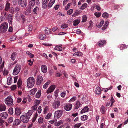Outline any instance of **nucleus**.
<instances>
[{"instance_id":"f257e3e1","label":"nucleus","mask_w":128,"mask_h":128,"mask_svg":"<svg viewBox=\"0 0 128 128\" xmlns=\"http://www.w3.org/2000/svg\"><path fill=\"white\" fill-rule=\"evenodd\" d=\"M32 110H28L27 113L21 116L20 117L21 120L24 123L28 122L29 121V119L30 118V116L32 114Z\"/></svg>"},{"instance_id":"f03ea898","label":"nucleus","mask_w":128,"mask_h":128,"mask_svg":"<svg viewBox=\"0 0 128 128\" xmlns=\"http://www.w3.org/2000/svg\"><path fill=\"white\" fill-rule=\"evenodd\" d=\"M35 80L32 77H30L28 78L27 80V86L28 88L32 87L35 83Z\"/></svg>"},{"instance_id":"7ed1b4c3","label":"nucleus","mask_w":128,"mask_h":128,"mask_svg":"<svg viewBox=\"0 0 128 128\" xmlns=\"http://www.w3.org/2000/svg\"><path fill=\"white\" fill-rule=\"evenodd\" d=\"M8 24L6 22H5L2 23L0 26V32H6L8 29Z\"/></svg>"},{"instance_id":"20e7f679","label":"nucleus","mask_w":128,"mask_h":128,"mask_svg":"<svg viewBox=\"0 0 128 128\" xmlns=\"http://www.w3.org/2000/svg\"><path fill=\"white\" fill-rule=\"evenodd\" d=\"M21 68V66L19 65L18 64H16L14 69L13 74L14 75L18 74L20 72Z\"/></svg>"},{"instance_id":"39448f33","label":"nucleus","mask_w":128,"mask_h":128,"mask_svg":"<svg viewBox=\"0 0 128 128\" xmlns=\"http://www.w3.org/2000/svg\"><path fill=\"white\" fill-rule=\"evenodd\" d=\"M18 2L19 5H20L21 6L24 8L26 6L27 1L26 0H19Z\"/></svg>"},{"instance_id":"423d86ee","label":"nucleus","mask_w":128,"mask_h":128,"mask_svg":"<svg viewBox=\"0 0 128 128\" xmlns=\"http://www.w3.org/2000/svg\"><path fill=\"white\" fill-rule=\"evenodd\" d=\"M63 112L62 110H58L55 112L54 114V117L58 118L62 116Z\"/></svg>"},{"instance_id":"0eeeda50","label":"nucleus","mask_w":128,"mask_h":128,"mask_svg":"<svg viewBox=\"0 0 128 128\" xmlns=\"http://www.w3.org/2000/svg\"><path fill=\"white\" fill-rule=\"evenodd\" d=\"M36 84L37 85L40 84L43 81L42 77L41 76H38L36 79Z\"/></svg>"},{"instance_id":"6e6552de","label":"nucleus","mask_w":128,"mask_h":128,"mask_svg":"<svg viewBox=\"0 0 128 128\" xmlns=\"http://www.w3.org/2000/svg\"><path fill=\"white\" fill-rule=\"evenodd\" d=\"M36 0H29V1L28 5L30 9H31L32 6L35 4L36 2Z\"/></svg>"},{"instance_id":"1a4fd4ad","label":"nucleus","mask_w":128,"mask_h":128,"mask_svg":"<svg viewBox=\"0 0 128 128\" xmlns=\"http://www.w3.org/2000/svg\"><path fill=\"white\" fill-rule=\"evenodd\" d=\"M60 103L59 101H55L52 104L53 107L56 108H58L60 105Z\"/></svg>"},{"instance_id":"9d476101","label":"nucleus","mask_w":128,"mask_h":128,"mask_svg":"<svg viewBox=\"0 0 128 128\" xmlns=\"http://www.w3.org/2000/svg\"><path fill=\"white\" fill-rule=\"evenodd\" d=\"M55 88L54 86L51 85L46 91V92L48 94L51 93L54 90Z\"/></svg>"},{"instance_id":"9b49d317","label":"nucleus","mask_w":128,"mask_h":128,"mask_svg":"<svg viewBox=\"0 0 128 128\" xmlns=\"http://www.w3.org/2000/svg\"><path fill=\"white\" fill-rule=\"evenodd\" d=\"M72 107V104H66V105L64 106V109L66 111H69L71 110Z\"/></svg>"},{"instance_id":"f8f14e48","label":"nucleus","mask_w":128,"mask_h":128,"mask_svg":"<svg viewBox=\"0 0 128 128\" xmlns=\"http://www.w3.org/2000/svg\"><path fill=\"white\" fill-rule=\"evenodd\" d=\"M12 15L9 14L8 16V19L9 24H12Z\"/></svg>"},{"instance_id":"ddd939ff","label":"nucleus","mask_w":128,"mask_h":128,"mask_svg":"<svg viewBox=\"0 0 128 128\" xmlns=\"http://www.w3.org/2000/svg\"><path fill=\"white\" fill-rule=\"evenodd\" d=\"M41 70L43 73H46L47 71L46 66L44 65H42L41 66Z\"/></svg>"},{"instance_id":"4468645a","label":"nucleus","mask_w":128,"mask_h":128,"mask_svg":"<svg viewBox=\"0 0 128 128\" xmlns=\"http://www.w3.org/2000/svg\"><path fill=\"white\" fill-rule=\"evenodd\" d=\"M55 0H50L48 5V8H49L52 7L54 3Z\"/></svg>"},{"instance_id":"2eb2a0df","label":"nucleus","mask_w":128,"mask_h":128,"mask_svg":"<svg viewBox=\"0 0 128 128\" xmlns=\"http://www.w3.org/2000/svg\"><path fill=\"white\" fill-rule=\"evenodd\" d=\"M42 7L45 8H46L48 5V2L47 0H42Z\"/></svg>"},{"instance_id":"dca6fc26","label":"nucleus","mask_w":128,"mask_h":128,"mask_svg":"<svg viewBox=\"0 0 128 128\" xmlns=\"http://www.w3.org/2000/svg\"><path fill=\"white\" fill-rule=\"evenodd\" d=\"M21 111L20 109L18 108H16L15 110V113L17 115H19L21 114Z\"/></svg>"},{"instance_id":"f3484780","label":"nucleus","mask_w":128,"mask_h":128,"mask_svg":"<svg viewBox=\"0 0 128 128\" xmlns=\"http://www.w3.org/2000/svg\"><path fill=\"white\" fill-rule=\"evenodd\" d=\"M0 116L4 119H6L8 116V114L6 112H3L0 114Z\"/></svg>"},{"instance_id":"a211bd4d","label":"nucleus","mask_w":128,"mask_h":128,"mask_svg":"<svg viewBox=\"0 0 128 128\" xmlns=\"http://www.w3.org/2000/svg\"><path fill=\"white\" fill-rule=\"evenodd\" d=\"M20 120L18 119H16L15 120L13 124L14 125H17L19 124L20 122Z\"/></svg>"},{"instance_id":"6ab92c4d","label":"nucleus","mask_w":128,"mask_h":128,"mask_svg":"<svg viewBox=\"0 0 128 128\" xmlns=\"http://www.w3.org/2000/svg\"><path fill=\"white\" fill-rule=\"evenodd\" d=\"M80 102L78 101H77L75 105L74 108L76 109H78L80 107Z\"/></svg>"},{"instance_id":"aec40b11","label":"nucleus","mask_w":128,"mask_h":128,"mask_svg":"<svg viewBox=\"0 0 128 128\" xmlns=\"http://www.w3.org/2000/svg\"><path fill=\"white\" fill-rule=\"evenodd\" d=\"M6 108V107L5 105L3 104H0V111H4Z\"/></svg>"},{"instance_id":"412c9836","label":"nucleus","mask_w":128,"mask_h":128,"mask_svg":"<svg viewBox=\"0 0 128 128\" xmlns=\"http://www.w3.org/2000/svg\"><path fill=\"white\" fill-rule=\"evenodd\" d=\"M106 41L105 40L102 41V40H100L98 42V46L100 47H101L103 46L104 44L106 42Z\"/></svg>"},{"instance_id":"4be33fe9","label":"nucleus","mask_w":128,"mask_h":128,"mask_svg":"<svg viewBox=\"0 0 128 128\" xmlns=\"http://www.w3.org/2000/svg\"><path fill=\"white\" fill-rule=\"evenodd\" d=\"M89 110V108L88 106H86L82 109L81 111V114H82L83 113L87 112Z\"/></svg>"},{"instance_id":"5701e85b","label":"nucleus","mask_w":128,"mask_h":128,"mask_svg":"<svg viewBox=\"0 0 128 128\" xmlns=\"http://www.w3.org/2000/svg\"><path fill=\"white\" fill-rule=\"evenodd\" d=\"M100 111L102 114H104L106 111V109L105 107L102 105L100 108Z\"/></svg>"},{"instance_id":"b1692460","label":"nucleus","mask_w":128,"mask_h":128,"mask_svg":"<svg viewBox=\"0 0 128 128\" xmlns=\"http://www.w3.org/2000/svg\"><path fill=\"white\" fill-rule=\"evenodd\" d=\"M46 35L44 34H41L39 35L38 37L39 39L44 40L46 38Z\"/></svg>"},{"instance_id":"393cba45","label":"nucleus","mask_w":128,"mask_h":128,"mask_svg":"<svg viewBox=\"0 0 128 128\" xmlns=\"http://www.w3.org/2000/svg\"><path fill=\"white\" fill-rule=\"evenodd\" d=\"M17 54L16 52H14L11 55L10 58L13 60H15V58L16 57Z\"/></svg>"},{"instance_id":"a878e982","label":"nucleus","mask_w":128,"mask_h":128,"mask_svg":"<svg viewBox=\"0 0 128 128\" xmlns=\"http://www.w3.org/2000/svg\"><path fill=\"white\" fill-rule=\"evenodd\" d=\"M17 86L18 88H21V86L22 84V82L20 78H19L17 82Z\"/></svg>"},{"instance_id":"bb28decb","label":"nucleus","mask_w":128,"mask_h":128,"mask_svg":"<svg viewBox=\"0 0 128 128\" xmlns=\"http://www.w3.org/2000/svg\"><path fill=\"white\" fill-rule=\"evenodd\" d=\"M101 89L99 87H98L96 89V93L97 94H100Z\"/></svg>"},{"instance_id":"cd10ccee","label":"nucleus","mask_w":128,"mask_h":128,"mask_svg":"<svg viewBox=\"0 0 128 128\" xmlns=\"http://www.w3.org/2000/svg\"><path fill=\"white\" fill-rule=\"evenodd\" d=\"M37 90V89L36 88H34L30 91V94L31 95H34L35 94V92Z\"/></svg>"},{"instance_id":"c85d7f7f","label":"nucleus","mask_w":128,"mask_h":128,"mask_svg":"<svg viewBox=\"0 0 128 128\" xmlns=\"http://www.w3.org/2000/svg\"><path fill=\"white\" fill-rule=\"evenodd\" d=\"M82 53L80 52H78L74 53L73 55V56H80L82 55Z\"/></svg>"},{"instance_id":"c756f323","label":"nucleus","mask_w":128,"mask_h":128,"mask_svg":"<svg viewBox=\"0 0 128 128\" xmlns=\"http://www.w3.org/2000/svg\"><path fill=\"white\" fill-rule=\"evenodd\" d=\"M12 82V78L10 77H9L7 79V83L8 85H10L11 83Z\"/></svg>"},{"instance_id":"7c9ffc66","label":"nucleus","mask_w":128,"mask_h":128,"mask_svg":"<svg viewBox=\"0 0 128 128\" xmlns=\"http://www.w3.org/2000/svg\"><path fill=\"white\" fill-rule=\"evenodd\" d=\"M5 100L7 101H9V102H10L12 103V102H13V100L11 98L10 96H8L5 99Z\"/></svg>"},{"instance_id":"2f4dec72","label":"nucleus","mask_w":128,"mask_h":128,"mask_svg":"<svg viewBox=\"0 0 128 128\" xmlns=\"http://www.w3.org/2000/svg\"><path fill=\"white\" fill-rule=\"evenodd\" d=\"M10 4L8 2H7L5 6V10L8 11L10 8Z\"/></svg>"},{"instance_id":"473e14b6","label":"nucleus","mask_w":128,"mask_h":128,"mask_svg":"<svg viewBox=\"0 0 128 128\" xmlns=\"http://www.w3.org/2000/svg\"><path fill=\"white\" fill-rule=\"evenodd\" d=\"M80 22L79 20L76 19L73 21V24L74 26H76L78 25Z\"/></svg>"},{"instance_id":"72a5a7b5","label":"nucleus","mask_w":128,"mask_h":128,"mask_svg":"<svg viewBox=\"0 0 128 128\" xmlns=\"http://www.w3.org/2000/svg\"><path fill=\"white\" fill-rule=\"evenodd\" d=\"M126 46L124 44H121L120 46V49L122 50L127 48Z\"/></svg>"},{"instance_id":"f704fd0d","label":"nucleus","mask_w":128,"mask_h":128,"mask_svg":"<svg viewBox=\"0 0 128 128\" xmlns=\"http://www.w3.org/2000/svg\"><path fill=\"white\" fill-rule=\"evenodd\" d=\"M45 33L46 34H50L51 31V29L48 28L47 27L45 28Z\"/></svg>"},{"instance_id":"c9c22d12","label":"nucleus","mask_w":128,"mask_h":128,"mask_svg":"<svg viewBox=\"0 0 128 128\" xmlns=\"http://www.w3.org/2000/svg\"><path fill=\"white\" fill-rule=\"evenodd\" d=\"M88 117L86 115H83L81 117V120L82 121H84L88 119Z\"/></svg>"},{"instance_id":"e433bc0d","label":"nucleus","mask_w":128,"mask_h":128,"mask_svg":"<svg viewBox=\"0 0 128 128\" xmlns=\"http://www.w3.org/2000/svg\"><path fill=\"white\" fill-rule=\"evenodd\" d=\"M50 81L48 80L47 82L43 86V88H44L46 89L47 88L48 86V85L50 83Z\"/></svg>"},{"instance_id":"4c0bfd02","label":"nucleus","mask_w":128,"mask_h":128,"mask_svg":"<svg viewBox=\"0 0 128 128\" xmlns=\"http://www.w3.org/2000/svg\"><path fill=\"white\" fill-rule=\"evenodd\" d=\"M41 96V91L40 90H38L36 94V97L37 98H39Z\"/></svg>"},{"instance_id":"58836bf2","label":"nucleus","mask_w":128,"mask_h":128,"mask_svg":"<svg viewBox=\"0 0 128 128\" xmlns=\"http://www.w3.org/2000/svg\"><path fill=\"white\" fill-rule=\"evenodd\" d=\"M56 50H57L59 51H61L62 49V47L60 46H57L55 48Z\"/></svg>"},{"instance_id":"ea45409f","label":"nucleus","mask_w":128,"mask_h":128,"mask_svg":"<svg viewBox=\"0 0 128 128\" xmlns=\"http://www.w3.org/2000/svg\"><path fill=\"white\" fill-rule=\"evenodd\" d=\"M102 16L105 18H107L108 17V14L106 12H104Z\"/></svg>"},{"instance_id":"a19ab883","label":"nucleus","mask_w":128,"mask_h":128,"mask_svg":"<svg viewBox=\"0 0 128 128\" xmlns=\"http://www.w3.org/2000/svg\"><path fill=\"white\" fill-rule=\"evenodd\" d=\"M63 122L64 121L62 120H60L58 122H57L56 123V126H60V124H62L63 123Z\"/></svg>"},{"instance_id":"79ce46f5","label":"nucleus","mask_w":128,"mask_h":128,"mask_svg":"<svg viewBox=\"0 0 128 128\" xmlns=\"http://www.w3.org/2000/svg\"><path fill=\"white\" fill-rule=\"evenodd\" d=\"M38 114H37V112L35 114L34 116L33 117L32 119V122H34L36 120V119L37 117L38 116Z\"/></svg>"},{"instance_id":"37998d69","label":"nucleus","mask_w":128,"mask_h":128,"mask_svg":"<svg viewBox=\"0 0 128 128\" xmlns=\"http://www.w3.org/2000/svg\"><path fill=\"white\" fill-rule=\"evenodd\" d=\"M87 4L86 3L84 4L80 8L81 10H83L86 7Z\"/></svg>"},{"instance_id":"c03bdc74","label":"nucleus","mask_w":128,"mask_h":128,"mask_svg":"<svg viewBox=\"0 0 128 128\" xmlns=\"http://www.w3.org/2000/svg\"><path fill=\"white\" fill-rule=\"evenodd\" d=\"M5 102L6 104L8 106H11L13 104V102H12V103L8 101H7L6 100H5Z\"/></svg>"},{"instance_id":"a18cd8bd","label":"nucleus","mask_w":128,"mask_h":128,"mask_svg":"<svg viewBox=\"0 0 128 128\" xmlns=\"http://www.w3.org/2000/svg\"><path fill=\"white\" fill-rule=\"evenodd\" d=\"M8 112L10 114H12L13 113V108H9L8 110Z\"/></svg>"},{"instance_id":"49530a36","label":"nucleus","mask_w":128,"mask_h":128,"mask_svg":"<svg viewBox=\"0 0 128 128\" xmlns=\"http://www.w3.org/2000/svg\"><path fill=\"white\" fill-rule=\"evenodd\" d=\"M39 8L38 7H36L33 10V12L34 14H37V12L38 11Z\"/></svg>"},{"instance_id":"de8ad7c7","label":"nucleus","mask_w":128,"mask_h":128,"mask_svg":"<svg viewBox=\"0 0 128 128\" xmlns=\"http://www.w3.org/2000/svg\"><path fill=\"white\" fill-rule=\"evenodd\" d=\"M38 121L39 124H42L44 120L42 118L40 117L38 119Z\"/></svg>"},{"instance_id":"09e8293b","label":"nucleus","mask_w":128,"mask_h":128,"mask_svg":"<svg viewBox=\"0 0 128 128\" xmlns=\"http://www.w3.org/2000/svg\"><path fill=\"white\" fill-rule=\"evenodd\" d=\"M104 21L103 20L101 21L100 23L98 24L97 26L98 27L100 28L102 27L103 24H104Z\"/></svg>"},{"instance_id":"8fccbe9b","label":"nucleus","mask_w":128,"mask_h":128,"mask_svg":"<svg viewBox=\"0 0 128 128\" xmlns=\"http://www.w3.org/2000/svg\"><path fill=\"white\" fill-rule=\"evenodd\" d=\"M37 108V106H35L34 105V106H32V110L33 112H34L36 110Z\"/></svg>"},{"instance_id":"3c124183","label":"nucleus","mask_w":128,"mask_h":128,"mask_svg":"<svg viewBox=\"0 0 128 128\" xmlns=\"http://www.w3.org/2000/svg\"><path fill=\"white\" fill-rule=\"evenodd\" d=\"M82 22H85L87 20V17L86 16H82Z\"/></svg>"},{"instance_id":"603ef678","label":"nucleus","mask_w":128,"mask_h":128,"mask_svg":"<svg viewBox=\"0 0 128 128\" xmlns=\"http://www.w3.org/2000/svg\"><path fill=\"white\" fill-rule=\"evenodd\" d=\"M94 14L97 18H98L101 16V13L96 12L94 13Z\"/></svg>"},{"instance_id":"864d4df0","label":"nucleus","mask_w":128,"mask_h":128,"mask_svg":"<svg viewBox=\"0 0 128 128\" xmlns=\"http://www.w3.org/2000/svg\"><path fill=\"white\" fill-rule=\"evenodd\" d=\"M68 24H62L61 26V28H66L68 27Z\"/></svg>"},{"instance_id":"5fc2aeb1","label":"nucleus","mask_w":128,"mask_h":128,"mask_svg":"<svg viewBox=\"0 0 128 128\" xmlns=\"http://www.w3.org/2000/svg\"><path fill=\"white\" fill-rule=\"evenodd\" d=\"M16 37L15 35H14L10 37V40L11 41H14L16 39Z\"/></svg>"},{"instance_id":"6e6d98bb","label":"nucleus","mask_w":128,"mask_h":128,"mask_svg":"<svg viewBox=\"0 0 128 128\" xmlns=\"http://www.w3.org/2000/svg\"><path fill=\"white\" fill-rule=\"evenodd\" d=\"M62 75V74L61 73H60L58 71H56V77H60Z\"/></svg>"},{"instance_id":"4d7b16f0","label":"nucleus","mask_w":128,"mask_h":128,"mask_svg":"<svg viewBox=\"0 0 128 128\" xmlns=\"http://www.w3.org/2000/svg\"><path fill=\"white\" fill-rule=\"evenodd\" d=\"M81 123H80L75 124L74 126V128H79L81 126Z\"/></svg>"},{"instance_id":"13d9d810","label":"nucleus","mask_w":128,"mask_h":128,"mask_svg":"<svg viewBox=\"0 0 128 128\" xmlns=\"http://www.w3.org/2000/svg\"><path fill=\"white\" fill-rule=\"evenodd\" d=\"M73 12V10L72 9H70L67 11V14L68 15H70L72 14Z\"/></svg>"},{"instance_id":"bf43d9fd","label":"nucleus","mask_w":128,"mask_h":128,"mask_svg":"<svg viewBox=\"0 0 128 128\" xmlns=\"http://www.w3.org/2000/svg\"><path fill=\"white\" fill-rule=\"evenodd\" d=\"M16 88V85H14L12 86L11 87V88L12 90H14Z\"/></svg>"},{"instance_id":"052dcab7","label":"nucleus","mask_w":128,"mask_h":128,"mask_svg":"<svg viewBox=\"0 0 128 128\" xmlns=\"http://www.w3.org/2000/svg\"><path fill=\"white\" fill-rule=\"evenodd\" d=\"M51 115L52 114L51 113H48L46 116L45 117V119H49L50 118Z\"/></svg>"},{"instance_id":"680f3d73","label":"nucleus","mask_w":128,"mask_h":128,"mask_svg":"<svg viewBox=\"0 0 128 128\" xmlns=\"http://www.w3.org/2000/svg\"><path fill=\"white\" fill-rule=\"evenodd\" d=\"M48 110V106H46L44 109V114H46L47 112V111Z\"/></svg>"},{"instance_id":"e2e57ef3","label":"nucleus","mask_w":128,"mask_h":128,"mask_svg":"<svg viewBox=\"0 0 128 128\" xmlns=\"http://www.w3.org/2000/svg\"><path fill=\"white\" fill-rule=\"evenodd\" d=\"M66 94V92H62L61 94V96L63 98L65 96Z\"/></svg>"},{"instance_id":"0e129e2a","label":"nucleus","mask_w":128,"mask_h":128,"mask_svg":"<svg viewBox=\"0 0 128 128\" xmlns=\"http://www.w3.org/2000/svg\"><path fill=\"white\" fill-rule=\"evenodd\" d=\"M76 100V98L75 96H74L73 97L70 99V102H71V101L74 102Z\"/></svg>"},{"instance_id":"69168bd1","label":"nucleus","mask_w":128,"mask_h":128,"mask_svg":"<svg viewBox=\"0 0 128 128\" xmlns=\"http://www.w3.org/2000/svg\"><path fill=\"white\" fill-rule=\"evenodd\" d=\"M35 102H36V104L35 105L36 106H38L40 103V100H35Z\"/></svg>"},{"instance_id":"338daca9","label":"nucleus","mask_w":128,"mask_h":128,"mask_svg":"<svg viewBox=\"0 0 128 128\" xmlns=\"http://www.w3.org/2000/svg\"><path fill=\"white\" fill-rule=\"evenodd\" d=\"M13 118L12 117H11L8 120V122L9 123H11L13 122Z\"/></svg>"},{"instance_id":"774afa93","label":"nucleus","mask_w":128,"mask_h":128,"mask_svg":"<svg viewBox=\"0 0 128 128\" xmlns=\"http://www.w3.org/2000/svg\"><path fill=\"white\" fill-rule=\"evenodd\" d=\"M41 108L42 107L40 106H39L38 107V111L39 114H40L42 110Z\"/></svg>"}]
</instances>
